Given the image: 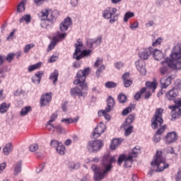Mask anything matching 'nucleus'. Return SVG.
<instances>
[{"mask_svg": "<svg viewBox=\"0 0 181 181\" xmlns=\"http://www.w3.org/2000/svg\"><path fill=\"white\" fill-rule=\"evenodd\" d=\"M13 57H15V54H8L6 57H5V61L7 60L8 63H11L12 60H13Z\"/></svg>", "mask_w": 181, "mask_h": 181, "instance_id": "52", "label": "nucleus"}, {"mask_svg": "<svg viewBox=\"0 0 181 181\" xmlns=\"http://www.w3.org/2000/svg\"><path fill=\"white\" fill-rule=\"evenodd\" d=\"M135 121V114H131L129 115L126 121L124 124V127H129L131 126V124H132V122H134Z\"/></svg>", "mask_w": 181, "mask_h": 181, "instance_id": "29", "label": "nucleus"}, {"mask_svg": "<svg viewBox=\"0 0 181 181\" xmlns=\"http://www.w3.org/2000/svg\"><path fill=\"white\" fill-rule=\"evenodd\" d=\"M129 112H132V106H128L122 112L123 116L128 115Z\"/></svg>", "mask_w": 181, "mask_h": 181, "instance_id": "48", "label": "nucleus"}, {"mask_svg": "<svg viewBox=\"0 0 181 181\" xmlns=\"http://www.w3.org/2000/svg\"><path fill=\"white\" fill-rule=\"evenodd\" d=\"M50 101H52V93L42 95L40 101V107H46V105H49Z\"/></svg>", "mask_w": 181, "mask_h": 181, "instance_id": "19", "label": "nucleus"}, {"mask_svg": "<svg viewBox=\"0 0 181 181\" xmlns=\"http://www.w3.org/2000/svg\"><path fill=\"white\" fill-rule=\"evenodd\" d=\"M162 114H163V109H156L154 116L151 119V127L153 129H158V128L163 124Z\"/></svg>", "mask_w": 181, "mask_h": 181, "instance_id": "8", "label": "nucleus"}, {"mask_svg": "<svg viewBox=\"0 0 181 181\" xmlns=\"http://www.w3.org/2000/svg\"><path fill=\"white\" fill-rule=\"evenodd\" d=\"M135 14L133 12H127L124 16V22H128V20L131 19V18H134Z\"/></svg>", "mask_w": 181, "mask_h": 181, "instance_id": "43", "label": "nucleus"}, {"mask_svg": "<svg viewBox=\"0 0 181 181\" xmlns=\"http://www.w3.org/2000/svg\"><path fill=\"white\" fill-rule=\"evenodd\" d=\"M100 66H103V59L100 58H97V60L94 64V67H99Z\"/></svg>", "mask_w": 181, "mask_h": 181, "instance_id": "57", "label": "nucleus"}, {"mask_svg": "<svg viewBox=\"0 0 181 181\" xmlns=\"http://www.w3.org/2000/svg\"><path fill=\"white\" fill-rule=\"evenodd\" d=\"M122 142H124V139H114L110 144V149L115 151V149H117Z\"/></svg>", "mask_w": 181, "mask_h": 181, "instance_id": "23", "label": "nucleus"}, {"mask_svg": "<svg viewBox=\"0 0 181 181\" xmlns=\"http://www.w3.org/2000/svg\"><path fill=\"white\" fill-rule=\"evenodd\" d=\"M117 100L120 104H124L127 101V95L124 93H120L117 97Z\"/></svg>", "mask_w": 181, "mask_h": 181, "instance_id": "45", "label": "nucleus"}, {"mask_svg": "<svg viewBox=\"0 0 181 181\" xmlns=\"http://www.w3.org/2000/svg\"><path fill=\"white\" fill-rule=\"evenodd\" d=\"M104 146V143L101 140L90 141L88 144L89 152H98Z\"/></svg>", "mask_w": 181, "mask_h": 181, "instance_id": "10", "label": "nucleus"}, {"mask_svg": "<svg viewBox=\"0 0 181 181\" xmlns=\"http://www.w3.org/2000/svg\"><path fill=\"white\" fill-rule=\"evenodd\" d=\"M105 129H107V127L104 123L100 122L95 128L92 133V136L94 139L100 138V136H101V134H104V132H105Z\"/></svg>", "mask_w": 181, "mask_h": 181, "instance_id": "11", "label": "nucleus"}, {"mask_svg": "<svg viewBox=\"0 0 181 181\" xmlns=\"http://www.w3.org/2000/svg\"><path fill=\"white\" fill-rule=\"evenodd\" d=\"M25 1H21L17 7V11L18 12H23L25 11Z\"/></svg>", "mask_w": 181, "mask_h": 181, "instance_id": "49", "label": "nucleus"}, {"mask_svg": "<svg viewBox=\"0 0 181 181\" xmlns=\"http://www.w3.org/2000/svg\"><path fill=\"white\" fill-rule=\"evenodd\" d=\"M86 163H90V162H95V163H98V162H100V158L98 157L94 158L92 160L88 158L86 159Z\"/></svg>", "mask_w": 181, "mask_h": 181, "instance_id": "59", "label": "nucleus"}, {"mask_svg": "<svg viewBox=\"0 0 181 181\" xmlns=\"http://www.w3.org/2000/svg\"><path fill=\"white\" fill-rule=\"evenodd\" d=\"M56 151L59 155H64L66 153V147L63 144L59 143V146L56 148Z\"/></svg>", "mask_w": 181, "mask_h": 181, "instance_id": "36", "label": "nucleus"}, {"mask_svg": "<svg viewBox=\"0 0 181 181\" xmlns=\"http://www.w3.org/2000/svg\"><path fill=\"white\" fill-rule=\"evenodd\" d=\"M115 157L110 155V153H106L103 156L101 167L93 164L91 166V170L94 173V180L101 181L105 179V176L112 170V163H115Z\"/></svg>", "mask_w": 181, "mask_h": 181, "instance_id": "1", "label": "nucleus"}, {"mask_svg": "<svg viewBox=\"0 0 181 181\" xmlns=\"http://www.w3.org/2000/svg\"><path fill=\"white\" fill-rule=\"evenodd\" d=\"M166 145H170V144H174L177 141V134L175 132H171L168 133L164 139Z\"/></svg>", "mask_w": 181, "mask_h": 181, "instance_id": "16", "label": "nucleus"}, {"mask_svg": "<svg viewBox=\"0 0 181 181\" xmlns=\"http://www.w3.org/2000/svg\"><path fill=\"white\" fill-rule=\"evenodd\" d=\"M38 149L39 145L37 144H34L29 147L30 152H36Z\"/></svg>", "mask_w": 181, "mask_h": 181, "instance_id": "51", "label": "nucleus"}, {"mask_svg": "<svg viewBox=\"0 0 181 181\" xmlns=\"http://www.w3.org/2000/svg\"><path fill=\"white\" fill-rule=\"evenodd\" d=\"M103 18L104 19H110V23H115L118 21L119 14L117 13V8L112 7H107L103 12Z\"/></svg>", "mask_w": 181, "mask_h": 181, "instance_id": "7", "label": "nucleus"}, {"mask_svg": "<svg viewBox=\"0 0 181 181\" xmlns=\"http://www.w3.org/2000/svg\"><path fill=\"white\" fill-rule=\"evenodd\" d=\"M146 88H143L140 90V91L136 93L134 95V100H136L137 101L141 99V96L144 93H146Z\"/></svg>", "mask_w": 181, "mask_h": 181, "instance_id": "41", "label": "nucleus"}, {"mask_svg": "<svg viewBox=\"0 0 181 181\" xmlns=\"http://www.w3.org/2000/svg\"><path fill=\"white\" fill-rule=\"evenodd\" d=\"M102 41H103L102 37H99L95 39L89 38L86 40V45L88 47H89L90 49H94L98 46H100V45H101Z\"/></svg>", "mask_w": 181, "mask_h": 181, "instance_id": "14", "label": "nucleus"}, {"mask_svg": "<svg viewBox=\"0 0 181 181\" xmlns=\"http://www.w3.org/2000/svg\"><path fill=\"white\" fill-rule=\"evenodd\" d=\"M47 129H48V131H50L51 132H54L56 127L53 126L52 123L47 122Z\"/></svg>", "mask_w": 181, "mask_h": 181, "instance_id": "53", "label": "nucleus"}, {"mask_svg": "<svg viewBox=\"0 0 181 181\" xmlns=\"http://www.w3.org/2000/svg\"><path fill=\"white\" fill-rule=\"evenodd\" d=\"M175 105H170L169 106L170 110H175V108H180L181 107V98H178L176 100H175Z\"/></svg>", "mask_w": 181, "mask_h": 181, "instance_id": "42", "label": "nucleus"}, {"mask_svg": "<svg viewBox=\"0 0 181 181\" xmlns=\"http://www.w3.org/2000/svg\"><path fill=\"white\" fill-rule=\"evenodd\" d=\"M90 68H86L83 70H80L76 74V79L74 81V84H79L80 88L75 87L72 88L70 90V94L72 97H83L86 93L83 92V90L84 91H87L88 87L87 84L84 83L86 81V78L88 74H90Z\"/></svg>", "mask_w": 181, "mask_h": 181, "instance_id": "2", "label": "nucleus"}, {"mask_svg": "<svg viewBox=\"0 0 181 181\" xmlns=\"http://www.w3.org/2000/svg\"><path fill=\"white\" fill-rule=\"evenodd\" d=\"M9 107H11L10 104H8L6 103H1L0 105V113L5 114V112H7L8 110H9Z\"/></svg>", "mask_w": 181, "mask_h": 181, "instance_id": "32", "label": "nucleus"}, {"mask_svg": "<svg viewBox=\"0 0 181 181\" xmlns=\"http://www.w3.org/2000/svg\"><path fill=\"white\" fill-rule=\"evenodd\" d=\"M123 84L124 85V87L128 88V87H131L132 85V81L130 79H126L125 81H123Z\"/></svg>", "mask_w": 181, "mask_h": 181, "instance_id": "55", "label": "nucleus"}, {"mask_svg": "<svg viewBox=\"0 0 181 181\" xmlns=\"http://www.w3.org/2000/svg\"><path fill=\"white\" fill-rule=\"evenodd\" d=\"M173 111L172 114V121H176V119H178V118H180L181 117V109L180 108H175L171 109Z\"/></svg>", "mask_w": 181, "mask_h": 181, "instance_id": "26", "label": "nucleus"}, {"mask_svg": "<svg viewBox=\"0 0 181 181\" xmlns=\"http://www.w3.org/2000/svg\"><path fill=\"white\" fill-rule=\"evenodd\" d=\"M134 132V126H129L124 129V136H129Z\"/></svg>", "mask_w": 181, "mask_h": 181, "instance_id": "44", "label": "nucleus"}, {"mask_svg": "<svg viewBox=\"0 0 181 181\" xmlns=\"http://www.w3.org/2000/svg\"><path fill=\"white\" fill-rule=\"evenodd\" d=\"M30 111H32V107H30V106H26V107L22 108L21 110V117H25V115H28V114H29Z\"/></svg>", "mask_w": 181, "mask_h": 181, "instance_id": "39", "label": "nucleus"}, {"mask_svg": "<svg viewBox=\"0 0 181 181\" xmlns=\"http://www.w3.org/2000/svg\"><path fill=\"white\" fill-rule=\"evenodd\" d=\"M45 169V165H40L38 168H36V173H40Z\"/></svg>", "mask_w": 181, "mask_h": 181, "instance_id": "63", "label": "nucleus"}, {"mask_svg": "<svg viewBox=\"0 0 181 181\" xmlns=\"http://www.w3.org/2000/svg\"><path fill=\"white\" fill-rule=\"evenodd\" d=\"M59 59V57H57V55H52L49 59V63H54V62H57Z\"/></svg>", "mask_w": 181, "mask_h": 181, "instance_id": "61", "label": "nucleus"}, {"mask_svg": "<svg viewBox=\"0 0 181 181\" xmlns=\"http://www.w3.org/2000/svg\"><path fill=\"white\" fill-rule=\"evenodd\" d=\"M146 86L152 90V91H155L156 90V87H158V83L155 81H147L146 82Z\"/></svg>", "mask_w": 181, "mask_h": 181, "instance_id": "37", "label": "nucleus"}, {"mask_svg": "<svg viewBox=\"0 0 181 181\" xmlns=\"http://www.w3.org/2000/svg\"><path fill=\"white\" fill-rule=\"evenodd\" d=\"M12 151H13V146L12 145V143L6 144L3 148V152L6 156H8Z\"/></svg>", "mask_w": 181, "mask_h": 181, "instance_id": "27", "label": "nucleus"}, {"mask_svg": "<svg viewBox=\"0 0 181 181\" xmlns=\"http://www.w3.org/2000/svg\"><path fill=\"white\" fill-rule=\"evenodd\" d=\"M114 105H115V100L112 97L108 96L107 100V107H105L106 111L110 112L112 108H114Z\"/></svg>", "mask_w": 181, "mask_h": 181, "instance_id": "25", "label": "nucleus"}, {"mask_svg": "<svg viewBox=\"0 0 181 181\" xmlns=\"http://www.w3.org/2000/svg\"><path fill=\"white\" fill-rule=\"evenodd\" d=\"M60 144V142H59L57 140H52L50 141V146L52 148H57V146Z\"/></svg>", "mask_w": 181, "mask_h": 181, "instance_id": "56", "label": "nucleus"}, {"mask_svg": "<svg viewBox=\"0 0 181 181\" xmlns=\"http://www.w3.org/2000/svg\"><path fill=\"white\" fill-rule=\"evenodd\" d=\"M165 62L166 59H165L164 61L161 62V64L163 66L160 69V71L163 76L165 74H168V73H169V69H172Z\"/></svg>", "mask_w": 181, "mask_h": 181, "instance_id": "24", "label": "nucleus"}, {"mask_svg": "<svg viewBox=\"0 0 181 181\" xmlns=\"http://www.w3.org/2000/svg\"><path fill=\"white\" fill-rule=\"evenodd\" d=\"M78 121V117L75 118H64L61 120V122H65V124H73Z\"/></svg>", "mask_w": 181, "mask_h": 181, "instance_id": "40", "label": "nucleus"}, {"mask_svg": "<svg viewBox=\"0 0 181 181\" xmlns=\"http://www.w3.org/2000/svg\"><path fill=\"white\" fill-rule=\"evenodd\" d=\"M42 66V62H38L35 64H33L28 66V70L29 73H32V71L35 70H37Z\"/></svg>", "mask_w": 181, "mask_h": 181, "instance_id": "38", "label": "nucleus"}, {"mask_svg": "<svg viewBox=\"0 0 181 181\" xmlns=\"http://www.w3.org/2000/svg\"><path fill=\"white\" fill-rule=\"evenodd\" d=\"M163 131H165V126H163L161 127H160L157 132H156V134L157 135H162V134H163Z\"/></svg>", "mask_w": 181, "mask_h": 181, "instance_id": "64", "label": "nucleus"}, {"mask_svg": "<svg viewBox=\"0 0 181 181\" xmlns=\"http://www.w3.org/2000/svg\"><path fill=\"white\" fill-rule=\"evenodd\" d=\"M107 112H110L107 111V109H105L104 110H99L98 114L99 117L103 116L105 117L107 121H110V119H111V116H110V115H108Z\"/></svg>", "mask_w": 181, "mask_h": 181, "instance_id": "31", "label": "nucleus"}, {"mask_svg": "<svg viewBox=\"0 0 181 181\" xmlns=\"http://www.w3.org/2000/svg\"><path fill=\"white\" fill-rule=\"evenodd\" d=\"M162 42V38L158 37L154 42H153V47H156V46L160 45V43Z\"/></svg>", "mask_w": 181, "mask_h": 181, "instance_id": "60", "label": "nucleus"}, {"mask_svg": "<svg viewBox=\"0 0 181 181\" xmlns=\"http://www.w3.org/2000/svg\"><path fill=\"white\" fill-rule=\"evenodd\" d=\"M152 52H153V47H149L148 48H144L143 49H141L139 52L138 55H139V57L141 59V60H148L151 54H152Z\"/></svg>", "mask_w": 181, "mask_h": 181, "instance_id": "13", "label": "nucleus"}, {"mask_svg": "<svg viewBox=\"0 0 181 181\" xmlns=\"http://www.w3.org/2000/svg\"><path fill=\"white\" fill-rule=\"evenodd\" d=\"M135 66L141 76H145V74H146V64H145V61L143 59H139L135 62Z\"/></svg>", "mask_w": 181, "mask_h": 181, "instance_id": "15", "label": "nucleus"}, {"mask_svg": "<svg viewBox=\"0 0 181 181\" xmlns=\"http://www.w3.org/2000/svg\"><path fill=\"white\" fill-rule=\"evenodd\" d=\"M134 161V158L128 159V156L125 154H122L119 156L117 160V164L119 166H121L122 165V162H124V166L125 168H131L132 166V162Z\"/></svg>", "mask_w": 181, "mask_h": 181, "instance_id": "12", "label": "nucleus"}, {"mask_svg": "<svg viewBox=\"0 0 181 181\" xmlns=\"http://www.w3.org/2000/svg\"><path fill=\"white\" fill-rule=\"evenodd\" d=\"M49 80H52L53 84L57 83V80H59V71H57V69H54V71L50 74Z\"/></svg>", "mask_w": 181, "mask_h": 181, "instance_id": "28", "label": "nucleus"}, {"mask_svg": "<svg viewBox=\"0 0 181 181\" xmlns=\"http://www.w3.org/2000/svg\"><path fill=\"white\" fill-rule=\"evenodd\" d=\"M67 36L66 33H58L57 34V36L53 37L52 42L48 46L47 52H50L51 50H53L54 49V47L59 42L62 40H64L66 39V37Z\"/></svg>", "mask_w": 181, "mask_h": 181, "instance_id": "9", "label": "nucleus"}, {"mask_svg": "<svg viewBox=\"0 0 181 181\" xmlns=\"http://www.w3.org/2000/svg\"><path fill=\"white\" fill-rule=\"evenodd\" d=\"M33 47H35V44L33 43L28 44L24 47V53H28L29 50H30V49H33Z\"/></svg>", "mask_w": 181, "mask_h": 181, "instance_id": "50", "label": "nucleus"}, {"mask_svg": "<svg viewBox=\"0 0 181 181\" xmlns=\"http://www.w3.org/2000/svg\"><path fill=\"white\" fill-rule=\"evenodd\" d=\"M73 25V21L70 17L66 18L62 23L59 25V29L61 32H66L69 29V27Z\"/></svg>", "mask_w": 181, "mask_h": 181, "instance_id": "18", "label": "nucleus"}, {"mask_svg": "<svg viewBox=\"0 0 181 181\" xmlns=\"http://www.w3.org/2000/svg\"><path fill=\"white\" fill-rule=\"evenodd\" d=\"M31 21L32 17L30 16V14H26L20 18L19 23H23V22H25V23H30Z\"/></svg>", "mask_w": 181, "mask_h": 181, "instance_id": "33", "label": "nucleus"}, {"mask_svg": "<svg viewBox=\"0 0 181 181\" xmlns=\"http://www.w3.org/2000/svg\"><path fill=\"white\" fill-rule=\"evenodd\" d=\"M163 152L162 151L157 150L156 156L153 157V160L151 163V166L156 168L155 172L160 173L163 172L165 169L169 168V163H166V159L162 156Z\"/></svg>", "mask_w": 181, "mask_h": 181, "instance_id": "4", "label": "nucleus"}, {"mask_svg": "<svg viewBox=\"0 0 181 181\" xmlns=\"http://www.w3.org/2000/svg\"><path fill=\"white\" fill-rule=\"evenodd\" d=\"M38 15L41 21H46V19H48V21H50V23H52L54 19H57V16H59V11H52L50 8H45L42 9Z\"/></svg>", "mask_w": 181, "mask_h": 181, "instance_id": "6", "label": "nucleus"}, {"mask_svg": "<svg viewBox=\"0 0 181 181\" xmlns=\"http://www.w3.org/2000/svg\"><path fill=\"white\" fill-rule=\"evenodd\" d=\"M68 168L71 170H77V169H80V163L71 161L68 163Z\"/></svg>", "mask_w": 181, "mask_h": 181, "instance_id": "35", "label": "nucleus"}, {"mask_svg": "<svg viewBox=\"0 0 181 181\" xmlns=\"http://www.w3.org/2000/svg\"><path fill=\"white\" fill-rule=\"evenodd\" d=\"M22 172V161H18L14 165V174L19 175Z\"/></svg>", "mask_w": 181, "mask_h": 181, "instance_id": "34", "label": "nucleus"}, {"mask_svg": "<svg viewBox=\"0 0 181 181\" xmlns=\"http://www.w3.org/2000/svg\"><path fill=\"white\" fill-rule=\"evenodd\" d=\"M55 129H57V132L59 134H64L66 132V130H64V128L62 127V125L58 124L55 127Z\"/></svg>", "mask_w": 181, "mask_h": 181, "instance_id": "54", "label": "nucleus"}, {"mask_svg": "<svg viewBox=\"0 0 181 181\" xmlns=\"http://www.w3.org/2000/svg\"><path fill=\"white\" fill-rule=\"evenodd\" d=\"M42 21L41 22V28L43 29H50L52 28V25H53V21L50 23V21L49 19H45V20H41Z\"/></svg>", "mask_w": 181, "mask_h": 181, "instance_id": "30", "label": "nucleus"}, {"mask_svg": "<svg viewBox=\"0 0 181 181\" xmlns=\"http://www.w3.org/2000/svg\"><path fill=\"white\" fill-rule=\"evenodd\" d=\"M75 47L76 49L73 54V58L76 60H81L83 57H88V56L91 54V52H93L91 49H84L83 51H81V47H83V42H78V43L75 44Z\"/></svg>", "mask_w": 181, "mask_h": 181, "instance_id": "5", "label": "nucleus"}, {"mask_svg": "<svg viewBox=\"0 0 181 181\" xmlns=\"http://www.w3.org/2000/svg\"><path fill=\"white\" fill-rule=\"evenodd\" d=\"M141 152V147L139 146H136L132 149V152L128 155V159H134L138 156V153Z\"/></svg>", "mask_w": 181, "mask_h": 181, "instance_id": "22", "label": "nucleus"}, {"mask_svg": "<svg viewBox=\"0 0 181 181\" xmlns=\"http://www.w3.org/2000/svg\"><path fill=\"white\" fill-rule=\"evenodd\" d=\"M167 153H170L171 155L175 154V149L173 147H167L166 148Z\"/></svg>", "mask_w": 181, "mask_h": 181, "instance_id": "62", "label": "nucleus"}, {"mask_svg": "<svg viewBox=\"0 0 181 181\" xmlns=\"http://www.w3.org/2000/svg\"><path fill=\"white\" fill-rule=\"evenodd\" d=\"M42 74H44L43 71H40L35 74L34 77H36V78H38V81H41Z\"/></svg>", "mask_w": 181, "mask_h": 181, "instance_id": "58", "label": "nucleus"}, {"mask_svg": "<svg viewBox=\"0 0 181 181\" xmlns=\"http://www.w3.org/2000/svg\"><path fill=\"white\" fill-rule=\"evenodd\" d=\"M172 83V78L170 76L162 78L160 81L161 88H168Z\"/></svg>", "mask_w": 181, "mask_h": 181, "instance_id": "21", "label": "nucleus"}, {"mask_svg": "<svg viewBox=\"0 0 181 181\" xmlns=\"http://www.w3.org/2000/svg\"><path fill=\"white\" fill-rule=\"evenodd\" d=\"M177 95H179V91L176 88H173L165 94V97L168 100V101H175Z\"/></svg>", "mask_w": 181, "mask_h": 181, "instance_id": "17", "label": "nucleus"}, {"mask_svg": "<svg viewBox=\"0 0 181 181\" xmlns=\"http://www.w3.org/2000/svg\"><path fill=\"white\" fill-rule=\"evenodd\" d=\"M181 43L176 44L170 55V57L165 58V63L175 71H180L181 70Z\"/></svg>", "mask_w": 181, "mask_h": 181, "instance_id": "3", "label": "nucleus"}, {"mask_svg": "<svg viewBox=\"0 0 181 181\" xmlns=\"http://www.w3.org/2000/svg\"><path fill=\"white\" fill-rule=\"evenodd\" d=\"M106 88H115L117 87V83L112 81H107L105 84Z\"/></svg>", "mask_w": 181, "mask_h": 181, "instance_id": "47", "label": "nucleus"}, {"mask_svg": "<svg viewBox=\"0 0 181 181\" xmlns=\"http://www.w3.org/2000/svg\"><path fill=\"white\" fill-rule=\"evenodd\" d=\"M98 69L96 71V76L100 77L101 76V73L105 70V65H100L99 67H96Z\"/></svg>", "mask_w": 181, "mask_h": 181, "instance_id": "46", "label": "nucleus"}, {"mask_svg": "<svg viewBox=\"0 0 181 181\" xmlns=\"http://www.w3.org/2000/svg\"><path fill=\"white\" fill-rule=\"evenodd\" d=\"M151 54H153L154 59L157 62H159V61L162 60V59H163V57H165V56L163 55V52H162V51H160L158 49H153V51H152Z\"/></svg>", "mask_w": 181, "mask_h": 181, "instance_id": "20", "label": "nucleus"}]
</instances>
